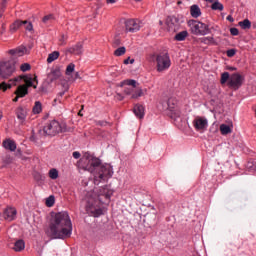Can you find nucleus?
<instances>
[{"label":"nucleus","mask_w":256,"mask_h":256,"mask_svg":"<svg viewBox=\"0 0 256 256\" xmlns=\"http://www.w3.org/2000/svg\"><path fill=\"white\" fill-rule=\"evenodd\" d=\"M46 233L51 239H69L73 233V223L69 213L65 211L53 213Z\"/></svg>","instance_id":"nucleus-1"},{"label":"nucleus","mask_w":256,"mask_h":256,"mask_svg":"<svg viewBox=\"0 0 256 256\" xmlns=\"http://www.w3.org/2000/svg\"><path fill=\"white\" fill-rule=\"evenodd\" d=\"M82 168L94 176V185L113 177V166L110 164L101 165V159L86 152L81 159Z\"/></svg>","instance_id":"nucleus-2"},{"label":"nucleus","mask_w":256,"mask_h":256,"mask_svg":"<svg viewBox=\"0 0 256 256\" xmlns=\"http://www.w3.org/2000/svg\"><path fill=\"white\" fill-rule=\"evenodd\" d=\"M111 195L113 192L109 191L107 188H103L102 192L97 196V194H90L86 197V212L91 217H101L103 215V209H101V205H103V198L106 199L107 203H109V199H111Z\"/></svg>","instance_id":"nucleus-3"},{"label":"nucleus","mask_w":256,"mask_h":256,"mask_svg":"<svg viewBox=\"0 0 256 256\" xmlns=\"http://www.w3.org/2000/svg\"><path fill=\"white\" fill-rule=\"evenodd\" d=\"M43 131L45 135L55 137V135H59V133L67 132V125L65 123L61 124L57 120H52L44 126Z\"/></svg>","instance_id":"nucleus-4"},{"label":"nucleus","mask_w":256,"mask_h":256,"mask_svg":"<svg viewBox=\"0 0 256 256\" xmlns=\"http://www.w3.org/2000/svg\"><path fill=\"white\" fill-rule=\"evenodd\" d=\"M188 27L193 35L205 37V35L211 34L209 25L201 21L189 20Z\"/></svg>","instance_id":"nucleus-5"},{"label":"nucleus","mask_w":256,"mask_h":256,"mask_svg":"<svg viewBox=\"0 0 256 256\" xmlns=\"http://www.w3.org/2000/svg\"><path fill=\"white\" fill-rule=\"evenodd\" d=\"M171 67V57L168 53H160L156 56V71L158 73H165Z\"/></svg>","instance_id":"nucleus-6"},{"label":"nucleus","mask_w":256,"mask_h":256,"mask_svg":"<svg viewBox=\"0 0 256 256\" xmlns=\"http://www.w3.org/2000/svg\"><path fill=\"white\" fill-rule=\"evenodd\" d=\"M162 111H166L168 117H171V119H177V117H181V110L177 105V99L173 97L168 99L166 102V107H163Z\"/></svg>","instance_id":"nucleus-7"},{"label":"nucleus","mask_w":256,"mask_h":256,"mask_svg":"<svg viewBox=\"0 0 256 256\" xmlns=\"http://www.w3.org/2000/svg\"><path fill=\"white\" fill-rule=\"evenodd\" d=\"M15 65L14 61L0 62V77L2 79H9L15 73Z\"/></svg>","instance_id":"nucleus-8"},{"label":"nucleus","mask_w":256,"mask_h":256,"mask_svg":"<svg viewBox=\"0 0 256 256\" xmlns=\"http://www.w3.org/2000/svg\"><path fill=\"white\" fill-rule=\"evenodd\" d=\"M243 81H245V78H243L241 74L233 73L232 75H230L227 85L230 89L237 91L243 86Z\"/></svg>","instance_id":"nucleus-9"},{"label":"nucleus","mask_w":256,"mask_h":256,"mask_svg":"<svg viewBox=\"0 0 256 256\" xmlns=\"http://www.w3.org/2000/svg\"><path fill=\"white\" fill-rule=\"evenodd\" d=\"M192 125L196 131H206L207 127H209V121L205 117L197 116Z\"/></svg>","instance_id":"nucleus-10"},{"label":"nucleus","mask_w":256,"mask_h":256,"mask_svg":"<svg viewBox=\"0 0 256 256\" xmlns=\"http://www.w3.org/2000/svg\"><path fill=\"white\" fill-rule=\"evenodd\" d=\"M16 118L19 122V125H25L27 123V115H29V109L19 106L15 110Z\"/></svg>","instance_id":"nucleus-11"},{"label":"nucleus","mask_w":256,"mask_h":256,"mask_svg":"<svg viewBox=\"0 0 256 256\" xmlns=\"http://www.w3.org/2000/svg\"><path fill=\"white\" fill-rule=\"evenodd\" d=\"M8 53H9V55H11V57H13V59H15L17 57H23L24 55H29V49H27V47L21 45L14 49L9 50Z\"/></svg>","instance_id":"nucleus-12"},{"label":"nucleus","mask_w":256,"mask_h":256,"mask_svg":"<svg viewBox=\"0 0 256 256\" xmlns=\"http://www.w3.org/2000/svg\"><path fill=\"white\" fill-rule=\"evenodd\" d=\"M19 27H24L26 31H33V24L31 22H28L27 20L25 21H15L13 25L10 27V30L15 32Z\"/></svg>","instance_id":"nucleus-13"},{"label":"nucleus","mask_w":256,"mask_h":256,"mask_svg":"<svg viewBox=\"0 0 256 256\" xmlns=\"http://www.w3.org/2000/svg\"><path fill=\"white\" fill-rule=\"evenodd\" d=\"M125 27L128 33H137L141 29V24L138 20L130 19L125 22Z\"/></svg>","instance_id":"nucleus-14"},{"label":"nucleus","mask_w":256,"mask_h":256,"mask_svg":"<svg viewBox=\"0 0 256 256\" xmlns=\"http://www.w3.org/2000/svg\"><path fill=\"white\" fill-rule=\"evenodd\" d=\"M61 70L58 68H52L50 73H48V79L51 83L53 81H57V79H61Z\"/></svg>","instance_id":"nucleus-15"},{"label":"nucleus","mask_w":256,"mask_h":256,"mask_svg":"<svg viewBox=\"0 0 256 256\" xmlns=\"http://www.w3.org/2000/svg\"><path fill=\"white\" fill-rule=\"evenodd\" d=\"M23 79V77L19 76L13 80H10V83H6V82H2L0 84V90L2 89V91H7L8 89H11L12 85H17V83H19V81H21Z\"/></svg>","instance_id":"nucleus-16"},{"label":"nucleus","mask_w":256,"mask_h":256,"mask_svg":"<svg viewBox=\"0 0 256 256\" xmlns=\"http://www.w3.org/2000/svg\"><path fill=\"white\" fill-rule=\"evenodd\" d=\"M72 55H81L83 53V44L81 42L67 49Z\"/></svg>","instance_id":"nucleus-17"},{"label":"nucleus","mask_w":256,"mask_h":256,"mask_svg":"<svg viewBox=\"0 0 256 256\" xmlns=\"http://www.w3.org/2000/svg\"><path fill=\"white\" fill-rule=\"evenodd\" d=\"M2 145L4 149H7L8 151L13 152L17 150V143H15L14 140H11V138L4 140Z\"/></svg>","instance_id":"nucleus-18"},{"label":"nucleus","mask_w":256,"mask_h":256,"mask_svg":"<svg viewBox=\"0 0 256 256\" xmlns=\"http://www.w3.org/2000/svg\"><path fill=\"white\" fill-rule=\"evenodd\" d=\"M4 217L7 219V221H13L15 217H17V209L15 208H7L4 211Z\"/></svg>","instance_id":"nucleus-19"},{"label":"nucleus","mask_w":256,"mask_h":256,"mask_svg":"<svg viewBox=\"0 0 256 256\" xmlns=\"http://www.w3.org/2000/svg\"><path fill=\"white\" fill-rule=\"evenodd\" d=\"M190 15L194 19H199V17H201V8L199 5L194 4L190 7Z\"/></svg>","instance_id":"nucleus-20"},{"label":"nucleus","mask_w":256,"mask_h":256,"mask_svg":"<svg viewBox=\"0 0 256 256\" xmlns=\"http://www.w3.org/2000/svg\"><path fill=\"white\" fill-rule=\"evenodd\" d=\"M134 114L138 119H143L145 117V108L143 105L137 104L134 106Z\"/></svg>","instance_id":"nucleus-21"},{"label":"nucleus","mask_w":256,"mask_h":256,"mask_svg":"<svg viewBox=\"0 0 256 256\" xmlns=\"http://www.w3.org/2000/svg\"><path fill=\"white\" fill-rule=\"evenodd\" d=\"M29 93V89H27V86L20 85L17 88V91L15 92V95H18V97H25Z\"/></svg>","instance_id":"nucleus-22"},{"label":"nucleus","mask_w":256,"mask_h":256,"mask_svg":"<svg viewBox=\"0 0 256 256\" xmlns=\"http://www.w3.org/2000/svg\"><path fill=\"white\" fill-rule=\"evenodd\" d=\"M13 249L19 253L21 251H23L25 249V241L24 240H17L15 243H14V247Z\"/></svg>","instance_id":"nucleus-23"},{"label":"nucleus","mask_w":256,"mask_h":256,"mask_svg":"<svg viewBox=\"0 0 256 256\" xmlns=\"http://www.w3.org/2000/svg\"><path fill=\"white\" fill-rule=\"evenodd\" d=\"M189 35V32L187 30L181 31L178 34L175 35L174 39L175 41H185Z\"/></svg>","instance_id":"nucleus-24"},{"label":"nucleus","mask_w":256,"mask_h":256,"mask_svg":"<svg viewBox=\"0 0 256 256\" xmlns=\"http://www.w3.org/2000/svg\"><path fill=\"white\" fill-rule=\"evenodd\" d=\"M232 129L231 126L227 125V124H221L220 125V132L221 135H229V133H232Z\"/></svg>","instance_id":"nucleus-25"},{"label":"nucleus","mask_w":256,"mask_h":256,"mask_svg":"<svg viewBox=\"0 0 256 256\" xmlns=\"http://www.w3.org/2000/svg\"><path fill=\"white\" fill-rule=\"evenodd\" d=\"M59 51H54L48 55L47 63H53V61H57L59 59Z\"/></svg>","instance_id":"nucleus-26"},{"label":"nucleus","mask_w":256,"mask_h":256,"mask_svg":"<svg viewBox=\"0 0 256 256\" xmlns=\"http://www.w3.org/2000/svg\"><path fill=\"white\" fill-rule=\"evenodd\" d=\"M224 6L221 2L219 1H215L212 5H211V10L212 11H223Z\"/></svg>","instance_id":"nucleus-27"},{"label":"nucleus","mask_w":256,"mask_h":256,"mask_svg":"<svg viewBox=\"0 0 256 256\" xmlns=\"http://www.w3.org/2000/svg\"><path fill=\"white\" fill-rule=\"evenodd\" d=\"M41 111H43V106L41 105V103L39 101H36L35 105L33 107V114L39 115V113H41Z\"/></svg>","instance_id":"nucleus-28"},{"label":"nucleus","mask_w":256,"mask_h":256,"mask_svg":"<svg viewBox=\"0 0 256 256\" xmlns=\"http://www.w3.org/2000/svg\"><path fill=\"white\" fill-rule=\"evenodd\" d=\"M238 25L241 29H251V21H249V19L240 21Z\"/></svg>","instance_id":"nucleus-29"},{"label":"nucleus","mask_w":256,"mask_h":256,"mask_svg":"<svg viewBox=\"0 0 256 256\" xmlns=\"http://www.w3.org/2000/svg\"><path fill=\"white\" fill-rule=\"evenodd\" d=\"M229 79H231V75H229V72H223L221 74V79H220L221 85H225V83H227Z\"/></svg>","instance_id":"nucleus-30"},{"label":"nucleus","mask_w":256,"mask_h":256,"mask_svg":"<svg viewBox=\"0 0 256 256\" xmlns=\"http://www.w3.org/2000/svg\"><path fill=\"white\" fill-rule=\"evenodd\" d=\"M55 21V16L53 14H49L43 17L42 23H45V25H48V23H53Z\"/></svg>","instance_id":"nucleus-31"},{"label":"nucleus","mask_w":256,"mask_h":256,"mask_svg":"<svg viewBox=\"0 0 256 256\" xmlns=\"http://www.w3.org/2000/svg\"><path fill=\"white\" fill-rule=\"evenodd\" d=\"M126 51H127V49L125 48V46H122L114 51V55L116 57H121L122 55H125Z\"/></svg>","instance_id":"nucleus-32"},{"label":"nucleus","mask_w":256,"mask_h":256,"mask_svg":"<svg viewBox=\"0 0 256 256\" xmlns=\"http://www.w3.org/2000/svg\"><path fill=\"white\" fill-rule=\"evenodd\" d=\"M139 97H143V89L134 90V92H132L131 99H139Z\"/></svg>","instance_id":"nucleus-33"},{"label":"nucleus","mask_w":256,"mask_h":256,"mask_svg":"<svg viewBox=\"0 0 256 256\" xmlns=\"http://www.w3.org/2000/svg\"><path fill=\"white\" fill-rule=\"evenodd\" d=\"M49 177L50 179H53V180L57 179L59 177V171H57V169L55 168L50 169Z\"/></svg>","instance_id":"nucleus-34"},{"label":"nucleus","mask_w":256,"mask_h":256,"mask_svg":"<svg viewBox=\"0 0 256 256\" xmlns=\"http://www.w3.org/2000/svg\"><path fill=\"white\" fill-rule=\"evenodd\" d=\"M5 7H7V0L0 1V19L3 17V13H5Z\"/></svg>","instance_id":"nucleus-35"},{"label":"nucleus","mask_w":256,"mask_h":256,"mask_svg":"<svg viewBox=\"0 0 256 256\" xmlns=\"http://www.w3.org/2000/svg\"><path fill=\"white\" fill-rule=\"evenodd\" d=\"M203 43H205V45H213V44H215V38H213L211 36L205 37L203 39Z\"/></svg>","instance_id":"nucleus-36"},{"label":"nucleus","mask_w":256,"mask_h":256,"mask_svg":"<svg viewBox=\"0 0 256 256\" xmlns=\"http://www.w3.org/2000/svg\"><path fill=\"white\" fill-rule=\"evenodd\" d=\"M124 85H128V87H133V89H135V87H137V81L133 79L125 80Z\"/></svg>","instance_id":"nucleus-37"},{"label":"nucleus","mask_w":256,"mask_h":256,"mask_svg":"<svg viewBox=\"0 0 256 256\" xmlns=\"http://www.w3.org/2000/svg\"><path fill=\"white\" fill-rule=\"evenodd\" d=\"M53 205H55V196H49L46 199V206L47 207H53Z\"/></svg>","instance_id":"nucleus-38"},{"label":"nucleus","mask_w":256,"mask_h":256,"mask_svg":"<svg viewBox=\"0 0 256 256\" xmlns=\"http://www.w3.org/2000/svg\"><path fill=\"white\" fill-rule=\"evenodd\" d=\"M20 70L25 73L26 71H31V64L29 63H24L20 66Z\"/></svg>","instance_id":"nucleus-39"},{"label":"nucleus","mask_w":256,"mask_h":256,"mask_svg":"<svg viewBox=\"0 0 256 256\" xmlns=\"http://www.w3.org/2000/svg\"><path fill=\"white\" fill-rule=\"evenodd\" d=\"M75 71V64L70 63L66 68V75H71Z\"/></svg>","instance_id":"nucleus-40"},{"label":"nucleus","mask_w":256,"mask_h":256,"mask_svg":"<svg viewBox=\"0 0 256 256\" xmlns=\"http://www.w3.org/2000/svg\"><path fill=\"white\" fill-rule=\"evenodd\" d=\"M134 90H135V88L126 87V88H124V93H125V95H127L128 97L131 98V97H133Z\"/></svg>","instance_id":"nucleus-41"},{"label":"nucleus","mask_w":256,"mask_h":256,"mask_svg":"<svg viewBox=\"0 0 256 256\" xmlns=\"http://www.w3.org/2000/svg\"><path fill=\"white\" fill-rule=\"evenodd\" d=\"M25 83H26L27 89H29V87H34V89H37V86L33 85V79L32 78H26Z\"/></svg>","instance_id":"nucleus-42"},{"label":"nucleus","mask_w":256,"mask_h":256,"mask_svg":"<svg viewBox=\"0 0 256 256\" xmlns=\"http://www.w3.org/2000/svg\"><path fill=\"white\" fill-rule=\"evenodd\" d=\"M67 91H69V85L64 84V91L58 93L57 98L61 99V97H63V95H65V93H67Z\"/></svg>","instance_id":"nucleus-43"},{"label":"nucleus","mask_w":256,"mask_h":256,"mask_svg":"<svg viewBox=\"0 0 256 256\" xmlns=\"http://www.w3.org/2000/svg\"><path fill=\"white\" fill-rule=\"evenodd\" d=\"M237 53V50L235 49H229L226 52L227 57H235V54Z\"/></svg>","instance_id":"nucleus-44"},{"label":"nucleus","mask_w":256,"mask_h":256,"mask_svg":"<svg viewBox=\"0 0 256 256\" xmlns=\"http://www.w3.org/2000/svg\"><path fill=\"white\" fill-rule=\"evenodd\" d=\"M230 33H231V35L236 37L237 35H239V29H237V28H230Z\"/></svg>","instance_id":"nucleus-45"},{"label":"nucleus","mask_w":256,"mask_h":256,"mask_svg":"<svg viewBox=\"0 0 256 256\" xmlns=\"http://www.w3.org/2000/svg\"><path fill=\"white\" fill-rule=\"evenodd\" d=\"M72 157H73L74 159H79V158L81 157V153L75 151V152L72 153Z\"/></svg>","instance_id":"nucleus-46"},{"label":"nucleus","mask_w":256,"mask_h":256,"mask_svg":"<svg viewBox=\"0 0 256 256\" xmlns=\"http://www.w3.org/2000/svg\"><path fill=\"white\" fill-rule=\"evenodd\" d=\"M167 25H168L169 31H175V28L173 27V23L167 21Z\"/></svg>","instance_id":"nucleus-47"},{"label":"nucleus","mask_w":256,"mask_h":256,"mask_svg":"<svg viewBox=\"0 0 256 256\" xmlns=\"http://www.w3.org/2000/svg\"><path fill=\"white\" fill-rule=\"evenodd\" d=\"M96 125H99L100 127H104V125H107V122H105V121H97Z\"/></svg>","instance_id":"nucleus-48"},{"label":"nucleus","mask_w":256,"mask_h":256,"mask_svg":"<svg viewBox=\"0 0 256 256\" xmlns=\"http://www.w3.org/2000/svg\"><path fill=\"white\" fill-rule=\"evenodd\" d=\"M226 19L227 21H230V23H233V21H235V19H233V16L231 15H228Z\"/></svg>","instance_id":"nucleus-49"},{"label":"nucleus","mask_w":256,"mask_h":256,"mask_svg":"<svg viewBox=\"0 0 256 256\" xmlns=\"http://www.w3.org/2000/svg\"><path fill=\"white\" fill-rule=\"evenodd\" d=\"M57 103H61V99L55 98L53 101V105H57Z\"/></svg>","instance_id":"nucleus-50"},{"label":"nucleus","mask_w":256,"mask_h":256,"mask_svg":"<svg viewBox=\"0 0 256 256\" xmlns=\"http://www.w3.org/2000/svg\"><path fill=\"white\" fill-rule=\"evenodd\" d=\"M19 97H20V96L17 95V96L13 99V102H14V103H17V101H19Z\"/></svg>","instance_id":"nucleus-51"},{"label":"nucleus","mask_w":256,"mask_h":256,"mask_svg":"<svg viewBox=\"0 0 256 256\" xmlns=\"http://www.w3.org/2000/svg\"><path fill=\"white\" fill-rule=\"evenodd\" d=\"M30 141H37V139L35 138V134H33V135L30 137Z\"/></svg>","instance_id":"nucleus-52"},{"label":"nucleus","mask_w":256,"mask_h":256,"mask_svg":"<svg viewBox=\"0 0 256 256\" xmlns=\"http://www.w3.org/2000/svg\"><path fill=\"white\" fill-rule=\"evenodd\" d=\"M129 57L126 59V60H124V65H129Z\"/></svg>","instance_id":"nucleus-53"},{"label":"nucleus","mask_w":256,"mask_h":256,"mask_svg":"<svg viewBox=\"0 0 256 256\" xmlns=\"http://www.w3.org/2000/svg\"><path fill=\"white\" fill-rule=\"evenodd\" d=\"M107 3L113 4L115 3V0H107Z\"/></svg>","instance_id":"nucleus-54"},{"label":"nucleus","mask_w":256,"mask_h":256,"mask_svg":"<svg viewBox=\"0 0 256 256\" xmlns=\"http://www.w3.org/2000/svg\"><path fill=\"white\" fill-rule=\"evenodd\" d=\"M135 63V59L130 60V64L133 65Z\"/></svg>","instance_id":"nucleus-55"},{"label":"nucleus","mask_w":256,"mask_h":256,"mask_svg":"<svg viewBox=\"0 0 256 256\" xmlns=\"http://www.w3.org/2000/svg\"><path fill=\"white\" fill-rule=\"evenodd\" d=\"M39 256H43V250L39 252Z\"/></svg>","instance_id":"nucleus-56"},{"label":"nucleus","mask_w":256,"mask_h":256,"mask_svg":"<svg viewBox=\"0 0 256 256\" xmlns=\"http://www.w3.org/2000/svg\"><path fill=\"white\" fill-rule=\"evenodd\" d=\"M208 3H213L215 0H206Z\"/></svg>","instance_id":"nucleus-57"},{"label":"nucleus","mask_w":256,"mask_h":256,"mask_svg":"<svg viewBox=\"0 0 256 256\" xmlns=\"http://www.w3.org/2000/svg\"><path fill=\"white\" fill-rule=\"evenodd\" d=\"M77 77H79V72H76V79H77Z\"/></svg>","instance_id":"nucleus-58"},{"label":"nucleus","mask_w":256,"mask_h":256,"mask_svg":"<svg viewBox=\"0 0 256 256\" xmlns=\"http://www.w3.org/2000/svg\"><path fill=\"white\" fill-rule=\"evenodd\" d=\"M78 115L83 116V114L81 113V111L78 113Z\"/></svg>","instance_id":"nucleus-59"},{"label":"nucleus","mask_w":256,"mask_h":256,"mask_svg":"<svg viewBox=\"0 0 256 256\" xmlns=\"http://www.w3.org/2000/svg\"><path fill=\"white\" fill-rule=\"evenodd\" d=\"M159 23H160V25H163V21H160Z\"/></svg>","instance_id":"nucleus-60"},{"label":"nucleus","mask_w":256,"mask_h":256,"mask_svg":"<svg viewBox=\"0 0 256 256\" xmlns=\"http://www.w3.org/2000/svg\"><path fill=\"white\" fill-rule=\"evenodd\" d=\"M135 1H141V0H135Z\"/></svg>","instance_id":"nucleus-61"},{"label":"nucleus","mask_w":256,"mask_h":256,"mask_svg":"<svg viewBox=\"0 0 256 256\" xmlns=\"http://www.w3.org/2000/svg\"><path fill=\"white\" fill-rule=\"evenodd\" d=\"M0 120H1V116H0Z\"/></svg>","instance_id":"nucleus-62"}]
</instances>
